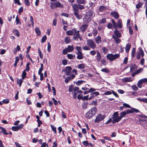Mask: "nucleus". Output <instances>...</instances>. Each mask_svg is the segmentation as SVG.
<instances>
[{
    "label": "nucleus",
    "instance_id": "f257e3e1",
    "mask_svg": "<svg viewBox=\"0 0 147 147\" xmlns=\"http://www.w3.org/2000/svg\"><path fill=\"white\" fill-rule=\"evenodd\" d=\"M79 31H77L76 28H74L71 30L67 31L66 32V34L68 35H74L73 38L74 40H76L79 37Z\"/></svg>",
    "mask_w": 147,
    "mask_h": 147
},
{
    "label": "nucleus",
    "instance_id": "f03ea898",
    "mask_svg": "<svg viewBox=\"0 0 147 147\" xmlns=\"http://www.w3.org/2000/svg\"><path fill=\"white\" fill-rule=\"evenodd\" d=\"M71 5L73 10V12H79V9L81 10L84 8V5L80 4H72Z\"/></svg>",
    "mask_w": 147,
    "mask_h": 147
},
{
    "label": "nucleus",
    "instance_id": "7ed1b4c3",
    "mask_svg": "<svg viewBox=\"0 0 147 147\" xmlns=\"http://www.w3.org/2000/svg\"><path fill=\"white\" fill-rule=\"evenodd\" d=\"M120 56V55L119 54L113 55L111 53L107 55V57L110 61H113L115 59L118 58Z\"/></svg>",
    "mask_w": 147,
    "mask_h": 147
},
{
    "label": "nucleus",
    "instance_id": "20e7f679",
    "mask_svg": "<svg viewBox=\"0 0 147 147\" xmlns=\"http://www.w3.org/2000/svg\"><path fill=\"white\" fill-rule=\"evenodd\" d=\"M50 7L51 9H54L55 7L63 8V7L64 6L63 4H61L59 1H57L51 3Z\"/></svg>",
    "mask_w": 147,
    "mask_h": 147
},
{
    "label": "nucleus",
    "instance_id": "39448f33",
    "mask_svg": "<svg viewBox=\"0 0 147 147\" xmlns=\"http://www.w3.org/2000/svg\"><path fill=\"white\" fill-rule=\"evenodd\" d=\"M86 44L92 49H94L96 47V45L92 39H88L87 40Z\"/></svg>",
    "mask_w": 147,
    "mask_h": 147
},
{
    "label": "nucleus",
    "instance_id": "423d86ee",
    "mask_svg": "<svg viewBox=\"0 0 147 147\" xmlns=\"http://www.w3.org/2000/svg\"><path fill=\"white\" fill-rule=\"evenodd\" d=\"M105 118V117L101 114H98L96 117L94 121L95 123H98Z\"/></svg>",
    "mask_w": 147,
    "mask_h": 147
},
{
    "label": "nucleus",
    "instance_id": "0eeeda50",
    "mask_svg": "<svg viewBox=\"0 0 147 147\" xmlns=\"http://www.w3.org/2000/svg\"><path fill=\"white\" fill-rule=\"evenodd\" d=\"M110 14L115 19H118L119 17V13L116 11L111 12Z\"/></svg>",
    "mask_w": 147,
    "mask_h": 147
},
{
    "label": "nucleus",
    "instance_id": "6e6552de",
    "mask_svg": "<svg viewBox=\"0 0 147 147\" xmlns=\"http://www.w3.org/2000/svg\"><path fill=\"white\" fill-rule=\"evenodd\" d=\"M134 79L131 77H126L122 79L123 82H131Z\"/></svg>",
    "mask_w": 147,
    "mask_h": 147
},
{
    "label": "nucleus",
    "instance_id": "1a4fd4ad",
    "mask_svg": "<svg viewBox=\"0 0 147 147\" xmlns=\"http://www.w3.org/2000/svg\"><path fill=\"white\" fill-rule=\"evenodd\" d=\"M112 119H113L112 121V123H113L118 122L121 119L120 117L119 116L112 117Z\"/></svg>",
    "mask_w": 147,
    "mask_h": 147
},
{
    "label": "nucleus",
    "instance_id": "9d476101",
    "mask_svg": "<svg viewBox=\"0 0 147 147\" xmlns=\"http://www.w3.org/2000/svg\"><path fill=\"white\" fill-rule=\"evenodd\" d=\"M77 55V58L78 59H81L84 58L83 54L81 52H77L76 53Z\"/></svg>",
    "mask_w": 147,
    "mask_h": 147
},
{
    "label": "nucleus",
    "instance_id": "9b49d317",
    "mask_svg": "<svg viewBox=\"0 0 147 147\" xmlns=\"http://www.w3.org/2000/svg\"><path fill=\"white\" fill-rule=\"evenodd\" d=\"M95 41L97 44H99L101 43V38L99 36H98L94 38Z\"/></svg>",
    "mask_w": 147,
    "mask_h": 147
},
{
    "label": "nucleus",
    "instance_id": "f8f14e48",
    "mask_svg": "<svg viewBox=\"0 0 147 147\" xmlns=\"http://www.w3.org/2000/svg\"><path fill=\"white\" fill-rule=\"evenodd\" d=\"M72 68L71 67L69 66L66 67L65 74L67 76H69L70 74V72L71 71Z\"/></svg>",
    "mask_w": 147,
    "mask_h": 147
},
{
    "label": "nucleus",
    "instance_id": "ddd939ff",
    "mask_svg": "<svg viewBox=\"0 0 147 147\" xmlns=\"http://www.w3.org/2000/svg\"><path fill=\"white\" fill-rule=\"evenodd\" d=\"M97 110L96 108L95 107H93L89 111V113H90L91 114H92V115L94 116Z\"/></svg>",
    "mask_w": 147,
    "mask_h": 147
},
{
    "label": "nucleus",
    "instance_id": "4468645a",
    "mask_svg": "<svg viewBox=\"0 0 147 147\" xmlns=\"http://www.w3.org/2000/svg\"><path fill=\"white\" fill-rule=\"evenodd\" d=\"M86 15L92 18L94 15V13L92 11H90L87 12L86 14Z\"/></svg>",
    "mask_w": 147,
    "mask_h": 147
},
{
    "label": "nucleus",
    "instance_id": "2eb2a0df",
    "mask_svg": "<svg viewBox=\"0 0 147 147\" xmlns=\"http://www.w3.org/2000/svg\"><path fill=\"white\" fill-rule=\"evenodd\" d=\"M91 18L86 15L85 17L84 18V21L85 23H88L90 22Z\"/></svg>",
    "mask_w": 147,
    "mask_h": 147
},
{
    "label": "nucleus",
    "instance_id": "dca6fc26",
    "mask_svg": "<svg viewBox=\"0 0 147 147\" xmlns=\"http://www.w3.org/2000/svg\"><path fill=\"white\" fill-rule=\"evenodd\" d=\"M88 26V24L82 25L80 27V29L82 32H84L86 30Z\"/></svg>",
    "mask_w": 147,
    "mask_h": 147
},
{
    "label": "nucleus",
    "instance_id": "f3484780",
    "mask_svg": "<svg viewBox=\"0 0 147 147\" xmlns=\"http://www.w3.org/2000/svg\"><path fill=\"white\" fill-rule=\"evenodd\" d=\"M112 37L113 38L117 44H118L121 41V40L120 39L117 38V37H116L114 35H113Z\"/></svg>",
    "mask_w": 147,
    "mask_h": 147
},
{
    "label": "nucleus",
    "instance_id": "a211bd4d",
    "mask_svg": "<svg viewBox=\"0 0 147 147\" xmlns=\"http://www.w3.org/2000/svg\"><path fill=\"white\" fill-rule=\"evenodd\" d=\"M95 57L96 59L98 61H99L100 60L101 57L100 53L98 51H97L96 55Z\"/></svg>",
    "mask_w": 147,
    "mask_h": 147
},
{
    "label": "nucleus",
    "instance_id": "6ab92c4d",
    "mask_svg": "<svg viewBox=\"0 0 147 147\" xmlns=\"http://www.w3.org/2000/svg\"><path fill=\"white\" fill-rule=\"evenodd\" d=\"M146 82H147V78H145L140 80L138 81V84H142Z\"/></svg>",
    "mask_w": 147,
    "mask_h": 147
},
{
    "label": "nucleus",
    "instance_id": "aec40b11",
    "mask_svg": "<svg viewBox=\"0 0 147 147\" xmlns=\"http://www.w3.org/2000/svg\"><path fill=\"white\" fill-rule=\"evenodd\" d=\"M107 9L106 7L102 5L100 6L99 8V10L101 12L104 11Z\"/></svg>",
    "mask_w": 147,
    "mask_h": 147
},
{
    "label": "nucleus",
    "instance_id": "412c9836",
    "mask_svg": "<svg viewBox=\"0 0 147 147\" xmlns=\"http://www.w3.org/2000/svg\"><path fill=\"white\" fill-rule=\"evenodd\" d=\"M78 12H73V13L78 19H82V16L81 15L79 14Z\"/></svg>",
    "mask_w": 147,
    "mask_h": 147
},
{
    "label": "nucleus",
    "instance_id": "4be33fe9",
    "mask_svg": "<svg viewBox=\"0 0 147 147\" xmlns=\"http://www.w3.org/2000/svg\"><path fill=\"white\" fill-rule=\"evenodd\" d=\"M114 33L115 35L117 37H121V34L118 30H115L114 31Z\"/></svg>",
    "mask_w": 147,
    "mask_h": 147
},
{
    "label": "nucleus",
    "instance_id": "5701e85b",
    "mask_svg": "<svg viewBox=\"0 0 147 147\" xmlns=\"http://www.w3.org/2000/svg\"><path fill=\"white\" fill-rule=\"evenodd\" d=\"M66 49L69 52H72L74 50L73 45H69Z\"/></svg>",
    "mask_w": 147,
    "mask_h": 147
},
{
    "label": "nucleus",
    "instance_id": "b1692460",
    "mask_svg": "<svg viewBox=\"0 0 147 147\" xmlns=\"http://www.w3.org/2000/svg\"><path fill=\"white\" fill-rule=\"evenodd\" d=\"M77 67L79 69H84L85 68V65L84 64L82 63L78 65Z\"/></svg>",
    "mask_w": 147,
    "mask_h": 147
},
{
    "label": "nucleus",
    "instance_id": "393cba45",
    "mask_svg": "<svg viewBox=\"0 0 147 147\" xmlns=\"http://www.w3.org/2000/svg\"><path fill=\"white\" fill-rule=\"evenodd\" d=\"M0 129L1 130L2 132L4 134H8V133L7 132V131L5 128L0 127Z\"/></svg>",
    "mask_w": 147,
    "mask_h": 147
},
{
    "label": "nucleus",
    "instance_id": "a878e982",
    "mask_svg": "<svg viewBox=\"0 0 147 147\" xmlns=\"http://www.w3.org/2000/svg\"><path fill=\"white\" fill-rule=\"evenodd\" d=\"M89 111H88L86 114V117L88 119H90L93 116L92 114H91L89 113Z\"/></svg>",
    "mask_w": 147,
    "mask_h": 147
},
{
    "label": "nucleus",
    "instance_id": "bb28decb",
    "mask_svg": "<svg viewBox=\"0 0 147 147\" xmlns=\"http://www.w3.org/2000/svg\"><path fill=\"white\" fill-rule=\"evenodd\" d=\"M137 67H138L136 65H132L130 67V71L131 72L133 71L134 70L136 69Z\"/></svg>",
    "mask_w": 147,
    "mask_h": 147
},
{
    "label": "nucleus",
    "instance_id": "cd10ccee",
    "mask_svg": "<svg viewBox=\"0 0 147 147\" xmlns=\"http://www.w3.org/2000/svg\"><path fill=\"white\" fill-rule=\"evenodd\" d=\"M117 26L120 28H121L122 27L121 20H119L117 22Z\"/></svg>",
    "mask_w": 147,
    "mask_h": 147
},
{
    "label": "nucleus",
    "instance_id": "c85d7f7f",
    "mask_svg": "<svg viewBox=\"0 0 147 147\" xmlns=\"http://www.w3.org/2000/svg\"><path fill=\"white\" fill-rule=\"evenodd\" d=\"M120 116L119 117L121 119L123 117L127 115V114L125 112V111H124L120 113L119 114Z\"/></svg>",
    "mask_w": 147,
    "mask_h": 147
},
{
    "label": "nucleus",
    "instance_id": "c756f323",
    "mask_svg": "<svg viewBox=\"0 0 147 147\" xmlns=\"http://www.w3.org/2000/svg\"><path fill=\"white\" fill-rule=\"evenodd\" d=\"M76 2L78 4H84L86 3L85 0H76Z\"/></svg>",
    "mask_w": 147,
    "mask_h": 147
},
{
    "label": "nucleus",
    "instance_id": "7c9ffc66",
    "mask_svg": "<svg viewBox=\"0 0 147 147\" xmlns=\"http://www.w3.org/2000/svg\"><path fill=\"white\" fill-rule=\"evenodd\" d=\"M130 47L131 45L130 44H127L126 45L125 47V50L127 53H128L129 51Z\"/></svg>",
    "mask_w": 147,
    "mask_h": 147
},
{
    "label": "nucleus",
    "instance_id": "2f4dec72",
    "mask_svg": "<svg viewBox=\"0 0 147 147\" xmlns=\"http://www.w3.org/2000/svg\"><path fill=\"white\" fill-rule=\"evenodd\" d=\"M17 83L19 85V86L20 87L21 85V84L23 81V79H20L19 80L18 78H17Z\"/></svg>",
    "mask_w": 147,
    "mask_h": 147
},
{
    "label": "nucleus",
    "instance_id": "473e14b6",
    "mask_svg": "<svg viewBox=\"0 0 147 147\" xmlns=\"http://www.w3.org/2000/svg\"><path fill=\"white\" fill-rule=\"evenodd\" d=\"M35 30L36 33L38 35H40V31L38 27H36L35 29Z\"/></svg>",
    "mask_w": 147,
    "mask_h": 147
},
{
    "label": "nucleus",
    "instance_id": "72a5a7b5",
    "mask_svg": "<svg viewBox=\"0 0 147 147\" xmlns=\"http://www.w3.org/2000/svg\"><path fill=\"white\" fill-rule=\"evenodd\" d=\"M19 61V59L18 57H16L15 58V62L14 64V66L15 67H16V66L17 65V63H18V62Z\"/></svg>",
    "mask_w": 147,
    "mask_h": 147
},
{
    "label": "nucleus",
    "instance_id": "f704fd0d",
    "mask_svg": "<svg viewBox=\"0 0 147 147\" xmlns=\"http://www.w3.org/2000/svg\"><path fill=\"white\" fill-rule=\"evenodd\" d=\"M64 41L67 44L71 42V39L69 37H67L65 38Z\"/></svg>",
    "mask_w": 147,
    "mask_h": 147
},
{
    "label": "nucleus",
    "instance_id": "c9c22d12",
    "mask_svg": "<svg viewBox=\"0 0 147 147\" xmlns=\"http://www.w3.org/2000/svg\"><path fill=\"white\" fill-rule=\"evenodd\" d=\"M111 22L113 24V27L114 28H116L117 26V25L115 22L114 19H112Z\"/></svg>",
    "mask_w": 147,
    "mask_h": 147
},
{
    "label": "nucleus",
    "instance_id": "e433bc0d",
    "mask_svg": "<svg viewBox=\"0 0 147 147\" xmlns=\"http://www.w3.org/2000/svg\"><path fill=\"white\" fill-rule=\"evenodd\" d=\"M13 33L16 35L19 36V33L18 30L16 29L14 30H13Z\"/></svg>",
    "mask_w": 147,
    "mask_h": 147
},
{
    "label": "nucleus",
    "instance_id": "4c0bfd02",
    "mask_svg": "<svg viewBox=\"0 0 147 147\" xmlns=\"http://www.w3.org/2000/svg\"><path fill=\"white\" fill-rule=\"evenodd\" d=\"M136 54V48H134L133 49L132 51L131 52V56L132 57H134Z\"/></svg>",
    "mask_w": 147,
    "mask_h": 147
},
{
    "label": "nucleus",
    "instance_id": "58836bf2",
    "mask_svg": "<svg viewBox=\"0 0 147 147\" xmlns=\"http://www.w3.org/2000/svg\"><path fill=\"white\" fill-rule=\"evenodd\" d=\"M97 31L96 29L94 28L93 29L92 31V34L94 36H96L97 34Z\"/></svg>",
    "mask_w": 147,
    "mask_h": 147
},
{
    "label": "nucleus",
    "instance_id": "ea45409f",
    "mask_svg": "<svg viewBox=\"0 0 147 147\" xmlns=\"http://www.w3.org/2000/svg\"><path fill=\"white\" fill-rule=\"evenodd\" d=\"M38 51L39 54V56L40 58L41 59H42L43 58V54L40 51V50L39 48H38Z\"/></svg>",
    "mask_w": 147,
    "mask_h": 147
},
{
    "label": "nucleus",
    "instance_id": "a19ab883",
    "mask_svg": "<svg viewBox=\"0 0 147 147\" xmlns=\"http://www.w3.org/2000/svg\"><path fill=\"white\" fill-rule=\"evenodd\" d=\"M47 50L49 53H50L51 51V45L49 42H48L47 43Z\"/></svg>",
    "mask_w": 147,
    "mask_h": 147
},
{
    "label": "nucleus",
    "instance_id": "79ce46f5",
    "mask_svg": "<svg viewBox=\"0 0 147 147\" xmlns=\"http://www.w3.org/2000/svg\"><path fill=\"white\" fill-rule=\"evenodd\" d=\"M22 78L24 79V78L26 77V73L25 70H24L22 73Z\"/></svg>",
    "mask_w": 147,
    "mask_h": 147
},
{
    "label": "nucleus",
    "instance_id": "37998d69",
    "mask_svg": "<svg viewBox=\"0 0 147 147\" xmlns=\"http://www.w3.org/2000/svg\"><path fill=\"white\" fill-rule=\"evenodd\" d=\"M142 3L139 2L136 5V7L137 8L139 9L142 6Z\"/></svg>",
    "mask_w": 147,
    "mask_h": 147
},
{
    "label": "nucleus",
    "instance_id": "c03bdc74",
    "mask_svg": "<svg viewBox=\"0 0 147 147\" xmlns=\"http://www.w3.org/2000/svg\"><path fill=\"white\" fill-rule=\"evenodd\" d=\"M30 65V63H28L26 64V68L24 70L26 71H28L30 69L29 65Z\"/></svg>",
    "mask_w": 147,
    "mask_h": 147
},
{
    "label": "nucleus",
    "instance_id": "a18cd8bd",
    "mask_svg": "<svg viewBox=\"0 0 147 147\" xmlns=\"http://www.w3.org/2000/svg\"><path fill=\"white\" fill-rule=\"evenodd\" d=\"M16 24H21V23L19 19L18 18V16H17L16 18Z\"/></svg>",
    "mask_w": 147,
    "mask_h": 147
},
{
    "label": "nucleus",
    "instance_id": "49530a36",
    "mask_svg": "<svg viewBox=\"0 0 147 147\" xmlns=\"http://www.w3.org/2000/svg\"><path fill=\"white\" fill-rule=\"evenodd\" d=\"M82 49L84 50H90V48L87 46H85L83 47Z\"/></svg>",
    "mask_w": 147,
    "mask_h": 147
},
{
    "label": "nucleus",
    "instance_id": "de8ad7c7",
    "mask_svg": "<svg viewBox=\"0 0 147 147\" xmlns=\"http://www.w3.org/2000/svg\"><path fill=\"white\" fill-rule=\"evenodd\" d=\"M75 49L78 51V52H81L82 51L81 47H80L76 46L75 47Z\"/></svg>",
    "mask_w": 147,
    "mask_h": 147
},
{
    "label": "nucleus",
    "instance_id": "09e8293b",
    "mask_svg": "<svg viewBox=\"0 0 147 147\" xmlns=\"http://www.w3.org/2000/svg\"><path fill=\"white\" fill-rule=\"evenodd\" d=\"M132 89L134 91H136L138 90V88L136 85H133L131 87Z\"/></svg>",
    "mask_w": 147,
    "mask_h": 147
},
{
    "label": "nucleus",
    "instance_id": "8fccbe9b",
    "mask_svg": "<svg viewBox=\"0 0 147 147\" xmlns=\"http://www.w3.org/2000/svg\"><path fill=\"white\" fill-rule=\"evenodd\" d=\"M84 82V81L83 80H79L76 83V84L77 85L79 86H80L81 84H82Z\"/></svg>",
    "mask_w": 147,
    "mask_h": 147
},
{
    "label": "nucleus",
    "instance_id": "3c124183",
    "mask_svg": "<svg viewBox=\"0 0 147 147\" xmlns=\"http://www.w3.org/2000/svg\"><path fill=\"white\" fill-rule=\"evenodd\" d=\"M140 51L139 52L140 53V55L141 54V56L142 57H143L144 55V51L141 48H140Z\"/></svg>",
    "mask_w": 147,
    "mask_h": 147
},
{
    "label": "nucleus",
    "instance_id": "603ef678",
    "mask_svg": "<svg viewBox=\"0 0 147 147\" xmlns=\"http://www.w3.org/2000/svg\"><path fill=\"white\" fill-rule=\"evenodd\" d=\"M11 129L12 130L15 131H17L19 129L17 126H13L12 127Z\"/></svg>",
    "mask_w": 147,
    "mask_h": 147
},
{
    "label": "nucleus",
    "instance_id": "864d4df0",
    "mask_svg": "<svg viewBox=\"0 0 147 147\" xmlns=\"http://www.w3.org/2000/svg\"><path fill=\"white\" fill-rule=\"evenodd\" d=\"M129 33L131 35L133 33V31L132 29L131 28V27L130 26H129Z\"/></svg>",
    "mask_w": 147,
    "mask_h": 147
},
{
    "label": "nucleus",
    "instance_id": "5fc2aeb1",
    "mask_svg": "<svg viewBox=\"0 0 147 147\" xmlns=\"http://www.w3.org/2000/svg\"><path fill=\"white\" fill-rule=\"evenodd\" d=\"M51 127L52 130L54 131V132L55 134H56L57 133V132H56V127H54V126H53V125H51Z\"/></svg>",
    "mask_w": 147,
    "mask_h": 147
},
{
    "label": "nucleus",
    "instance_id": "6e6d98bb",
    "mask_svg": "<svg viewBox=\"0 0 147 147\" xmlns=\"http://www.w3.org/2000/svg\"><path fill=\"white\" fill-rule=\"evenodd\" d=\"M47 39V36H44L42 38L41 42L44 43L46 40Z\"/></svg>",
    "mask_w": 147,
    "mask_h": 147
},
{
    "label": "nucleus",
    "instance_id": "4d7b16f0",
    "mask_svg": "<svg viewBox=\"0 0 147 147\" xmlns=\"http://www.w3.org/2000/svg\"><path fill=\"white\" fill-rule=\"evenodd\" d=\"M96 53V52L94 50L91 51L90 52V54L92 55H94Z\"/></svg>",
    "mask_w": 147,
    "mask_h": 147
},
{
    "label": "nucleus",
    "instance_id": "13d9d810",
    "mask_svg": "<svg viewBox=\"0 0 147 147\" xmlns=\"http://www.w3.org/2000/svg\"><path fill=\"white\" fill-rule=\"evenodd\" d=\"M112 94V92H111V91H107L105 92L104 93V95H110Z\"/></svg>",
    "mask_w": 147,
    "mask_h": 147
},
{
    "label": "nucleus",
    "instance_id": "bf43d9fd",
    "mask_svg": "<svg viewBox=\"0 0 147 147\" xmlns=\"http://www.w3.org/2000/svg\"><path fill=\"white\" fill-rule=\"evenodd\" d=\"M107 27L108 29H111L113 27L112 24L110 23H108L107 24Z\"/></svg>",
    "mask_w": 147,
    "mask_h": 147
},
{
    "label": "nucleus",
    "instance_id": "052dcab7",
    "mask_svg": "<svg viewBox=\"0 0 147 147\" xmlns=\"http://www.w3.org/2000/svg\"><path fill=\"white\" fill-rule=\"evenodd\" d=\"M71 79L70 77H69V76L65 78V81L66 83H67Z\"/></svg>",
    "mask_w": 147,
    "mask_h": 147
},
{
    "label": "nucleus",
    "instance_id": "680f3d73",
    "mask_svg": "<svg viewBox=\"0 0 147 147\" xmlns=\"http://www.w3.org/2000/svg\"><path fill=\"white\" fill-rule=\"evenodd\" d=\"M24 3L27 6H29L30 5L29 0H24Z\"/></svg>",
    "mask_w": 147,
    "mask_h": 147
},
{
    "label": "nucleus",
    "instance_id": "e2e57ef3",
    "mask_svg": "<svg viewBox=\"0 0 147 147\" xmlns=\"http://www.w3.org/2000/svg\"><path fill=\"white\" fill-rule=\"evenodd\" d=\"M101 71L106 73H108L109 72V71L106 68H103L101 69Z\"/></svg>",
    "mask_w": 147,
    "mask_h": 147
},
{
    "label": "nucleus",
    "instance_id": "0e129e2a",
    "mask_svg": "<svg viewBox=\"0 0 147 147\" xmlns=\"http://www.w3.org/2000/svg\"><path fill=\"white\" fill-rule=\"evenodd\" d=\"M57 19L55 18L53 19V25L55 26L57 24Z\"/></svg>",
    "mask_w": 147,
    "mask_h": 147
},
{
    "label": "nucleus",
    "instance_id": "69168bd1",
    "mask_svg": "<svg viewBox=\"0 0 147 147\" xmlns=\"http://www.w3.org/2000/svg\"><path fill=\"white\" fill-rule=\"evenodd\" d=\"M62 63L63 65H65L67 64V61L66 59H63L62 61Z\"/></svg>",
    "mask_w": 147,
    "mask_h": 147
},
{
    "label": "nucleus",
    "instance_id": "338daca9",
    "mask_svg": "<svg viewBox=\"0 0 147 147\" xmlns=\"http://www.w3.org/2000/svg\"><path fill=\"white\" fill-rule=\"evenodd\" d=\"M68 51L66 48L63 49L62 51V54L64 55L66 54L67 53Z\"/></svg>",
    "mask_w": 147,
    "mask_h": 147
},
{
    "label": "nucleus",
    "instance_id": "774afa93",
    "mask_svg": "<svg viewBox=\"0 0 147 147\" xmlns=\"http://www.w3.org/2000/svg\"><path fill=\"white\" fill-rule=\"evenodd\" d=\"M41 147H48V145L45 142L43 143L41 145Z\"/></svg>",
    "mask_w": 147,
    "mask_h": 147
}]
</instances>
